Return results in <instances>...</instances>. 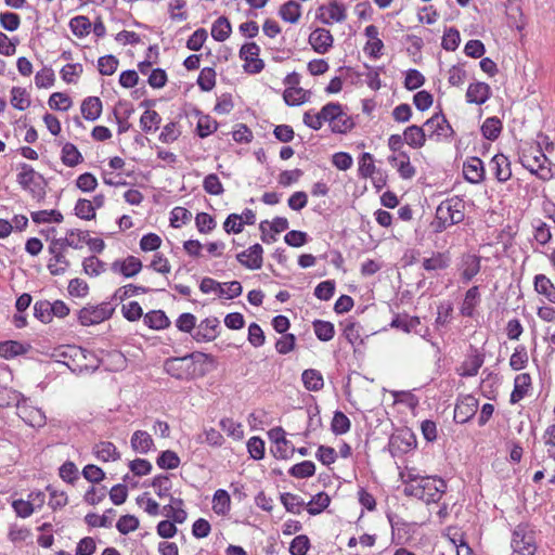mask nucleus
I'll list each match as a JSON object with an SVG mask.
<instances>
[{
	"instance_id": "62",
	"label": "nucleus",
	"mask_w": 555,
	"mask_h": 555,
	"mask_svg": "<svg viewBox=\"0 0 555 555\" xmlns=\"http://www.w3.org/2000/svg\"><path fill=\"white\" fill-rule=\"evenodd\" d=\"M59 475L65 482L70 485H74L75 481L79 479L78 468L72 461H66L61 465L59 468Z\"/></svg>"
},
{
	"instance_id": "48",
	"label": "nucleus",
	"mask_w": 555,
	"mask_h": 555,
	"mask_svg": "<svg viewBox=\"0 0 555 555\" xmlns=\"http://www.w3.org/2000/svg\"><path fill=\"white\" fill-rule=\"evenodd\" d=\"M214 511L218 515H225L230 511L231 499L228 491L218 489L214 494Z\"/></svg>"
},
{
	"instance_id": "36",
	"label": "nucleus",
	"mask_w": 555,
	"mask_h": 555,
	"mask_svg": "<svg viewBox=\"0 0 555 555\" xmlns=\"http://www.w3.org/2000/svg\"><path fill=\"white\" fill-rule=\"evenodd\" d=\"M480 301V293L478 286L470 287L465 293V298L463 300L462 307L460 309V312L463 317L472 318L474 315L475 307Z\"/></svg>"
},
{
	"instance_id": "27",
	"label": "nucleus",
	"mask_w": 555,
	"mask_h": 555,
	"mask_svg": "<svg viewBox=\"0 0 555 555\" xmlns=\"http://www.w3.org/2000/svg\"><path fill=\"white\" fill-rule=\"evenodd\" d=\"M534 291L555 305V285L545 274H537L533 279Z\"/></svg>"
},
{
	"instance_id": "45",
	"label": "nucleus",
	"mask_w": 555,
	"mask_h": 555,
	"mask_svg": "<svg viewBox=\"0 0 555 555\" xmlns=\"http://www.w3.org/2000/svg\"><path fill=\"white\" fill-rule=\"evenodd\" d=\"M350 427L351 422L348 416L341 411H336L331 423V430L333 434L336 436L344 435L350 430Z\"/></svg>"
},
{
	"instance_id": "14",
	"label": "nucleus",
	"mask_w": 555,
	"mask_h": 555,
	"mask_svg": "<svg viewBox=\"0 0 555 555\" xmlns=\"http://www.w3.org/2000/svg\"><path fill=\"white\" fill-rule=\"evenodd\" d=\"M263 248L260 244L256 243L248 249L236 255L237 261L247 269L258 270L262 267Z\"/></svg>"
},
{
	"instance_id": "7",
	"label": "nucleus",
	"mask_w": 555,
	"mask_h": 555,
	"mask_svg": "<svg viewBox=\"0 0 555 555\" xmlns=\"http://www.w3.org/2000/svg\"><path fill=\"white\" fill-rule=\"evenodd\" d=\"M388 447L392 456L406 454L416 449V436L409 427L399 428L390 436Z\"/></svg>"
},
{
	"instance_id": "51",
	"label": "nucleus",
	"mask_w": 555,
	"mask_h": 555,
	"mask_svg": "<svg viewBox=\"0 0 555 555\" xmlns=\"http://www.w3.org/2000/svg\"><path fill=\"white\" fill-rule=\"evenodd\" d=\"M75 215L83 220H92L95 218V207L91 201L87 198H79L75 205Z\"/></svg>"
},
{
	"instance_id": "12",
	"label": "nucleus",
	"mask_w": 555,
	"mask_h": 555,
	"mask_svg": "<svg viewBox=\"0 0 555 555\" xmlns=\"http://www.w3.org/2000/svg\"><path fill=\"white\" fill-rule=\"evenodd\" d=\"M478 410V400L474 396H465L459 399L454 409V422L465 424L470 421Z\"/></svg>"
},
{
	"instance_id": "8",
	"label": "nucleus",
	"mask_w": 555,
	"mask_h": 555,
	"mask_svg": "<svg viewBox=\"0 0 555 555\" xmlns=\"http://www.w3.org/2000/svg\"><path fill=\"white\" fill-rule=\"evenodd\" d=\"M284 85L288 86L283 92V99L288 106H298L308 101L310 91L299 87L300 75L296 72L284 78Z\"/></svg>"
},
{
	"instance_id": "20",
	"label": "nucleus",
	"mask_w": 555,
	"mask_h": 555,
	"mask_svg": "<svg viewBox=\"0 0 555 555\" xmlns=\"http://www.w3.org/2000/svg\"><path fill=\"white\" fill-rule=\"evenodd\" d=\"M450 264L451 256L449 251H433L431 256L424 258L422 262L423 269L428 272L446 270Z\"/></svg>"
},
{
	"instance_id": "42",
	"label": "nucleus",
	"mask_w": 555,
	"mask_h": 555,
	"mask_svg": "<svg viewBox=\"0 0 555 555\" xmlns=\"http://www.w3.org/2000/svg\"><path fill=\"white\" fill-rule=\"evenodd\" d=\"M152 289L145 286H137L133 284H127L125 286H121L115 291V293L112 296V300H119L124 301L128 297L137 295V294H147Z\"/></svg>"
},
{
	"instance_id": "26",
	"label": "nucleus",
	"mask_w": 555,
	"mask_h": 555,
	"mask_svg": "<svg viewBox=\"0 0 555 555\" xmlns=\"http://www.w3.org/2000/svg\"><path fill=\"white\" fill-rule=\"evenodd\" d=\"M67 235L68 236L64 238H55L51 243L55 244V246L62 250H64L65 247L78 249L82 247V243L86 240V235H88V231L69 230Z\"/></svg>"
},
{
	"instance_id": "58",
	"label": "nucleus",
	"mask_w": 555,
	"mask_h": 555,
	"mask_svg": "<svg viewBox=\"0 0 555 555\" xmlns=\"http://www.w3.org/2000/svg\"><path fill=\"white\" fill-rule=\"evenodd\" d=\"M48 104L51 109L66 112L70 108L72 99L63 92H54L50 95Z\"/></svg>"
},
{
	"instance_id": "5",
	"label": "nucleus",
	"mask_w": 555,
	"mask_h": 555,
	"mask_svg": "<svg viewBox=\"0 0 555 555\" xmlns=\"http://www.w3.org/2000/svg\"><path fill=\"white\" fill-rule=\"evenodd\" d=\"M114 312L115 307L108 301H103L96 306H85L77 312V319L82 326H91L111 319Z\"/></svg>"
},
{
	"instance_id": "41",
	"label": "nucleus",
	"mask_w": 555,
	"mask_h": 555,
	"mask_svg": "<svg viewBox=\"0 0 555 555\" xmlns=\"http://www.w3.org/2000/svg\"><path fill=\"white\" fill-rule=\"evenodd\" d=\"M188 359L183 357H171L168 358L164 363L165 371L177 379H182L185 376L186 371L182 367V364Z\"/></svg>"
},
{
	"instance_id": "34",
	"label": "nucleus",
	"mask_w": 555,
	"mask_h": 555,
	"mask_svg": "<svg viewBox=\"0 0 555 555\" xmlns=\"http://www.w3.org/2000/svg\"><path fill=\"white\" fill-rule=\"evenodd\" d=\"M131 448L135 452L140 453H147L152 447L154 446V441L151 437V435L147 431L144 430H137L132 434L131 440Z\"/></svg>"
},
{
	"instance_id": "30",
	"label": "nucleus",
	"mask_w": 555,
	"mask_h": 555,
	"mask_svg": "<svg viewBox=\"0 0 555 555\" xmlns=\"http://www.w3.org/2000/svg\"><path fill=\"white\" fill-rule=\"evenodd\" d=\"M143 322L152 330H165L170 326V320L163 310H152L143 317Z\"/></svg>"
},
{
	"instance_id": "60",
	"label": "nucleus",
	"mask_w": 555,
	"mask_h": 555,
	"mask_svg": "<svg viewBox=\"0 0 555 555\" xmlns=\"http://www.w3.org/2000/svg\"><path fill=\"white\" fill-rule=\"evenodd\" d=\"M461 42L460 31L455 27H450L444 31L441 47L447 51H455Z\"/></svg>"
},
{
	"instance_id": "21",
	"label": "nucleus",
	"mask_w": 555,
	"mask_h": 555,
	"mask_svg": "<svg viewBox=\"0 0 555 555\" xmlns=\"http://www.w3.org/2000/svg\"><path fill=\"white\" fill-rule=\"evenodd\" d=\"M493 173L498 181L506 182L512 177L511 163L504 154H496L491 159Z\"/></svg>"
},
{
	"instance_id": "52",
	"label": "nucleus",
	"mask_w": 555,
	"mask_h": 555,
	"mask_svg": "<svg viewBox=\"0 0 555 555\" xmlns=\"http://www.w3.org/2000/svg\"><path fill=\"white\" fill-rule=\"evenodd\" d=\"M315 473V465L312 461H302L293 465L288 469V474L295 478H309Z\"/></svg>"
},
{
	"instance_id": "59",
	"label": "nucleus",
	"mask_w": 555,
	"mask_h": 555,
	"mask_svg": "<svg viewBox=\"0 0 555 555\" xmlns=\"http://www.w3.org/2000/svg\"><path fill=\"white\" fill-rule=\"evenodd\" d=\"M354 127V121L351 116L347 115L343 109L338 113L337 119L333 124L332 132L344 134Z\"/></svg>"
},
{
	"instance_id": "39",
	"label": "nucleus",
	"mask_w": 555,
	"mask_h": 555,
	"mask_svg": "<svg viewBox=\"0 0 555 555\" xmlns=\"http://www.w3.org/2000/svg\"><path fill=\"white\" fill-rule=\"evenodd\" d=\"M312 327H313L317 338L321 341H324V343L330 341L335 336V326L330 321H324V320H319V319L314 320L312 322Z\"/></svg>"
},
{
	"instance_id": "6",
	"label": "nucleus",
	"mask_w": 555,
	"mask_h": 555,
	"mask_svg": "<svg viewBox=\"0 0 555 555\" xmlns=\"http://www.w3.org/2000/svg\"><path fill=\"white\" fill-rule=\"evenodd\" d=\"M424 127L427 138L430 140L449 141L455 133L441 108L425 121Z\"/></svg>"
},
{
	"instance_id": "25",
	"label": "nucleus",
	"mask_w": 555,
	"mask_h": 555,
	"mask_svg": "<svg viewBox=\"0 0 555 555\" xmlns=\"http://www.w3.org/2000/svg\"><path fill=\"white\" fill-rule=\"evenodd\" d=\"M420 325L421 319L418 317H411L408 313H398L390 322L392 328L400 330L404 333H414Z\"/></svg>"
},
{
	"instance_id": "49",
	"label": "nucleus",
	"mask_w": 555,
	"mask_h": 555,
	"mask_svg": "<svg viewBox=\"0 0 555 555\" xmlns=\"http://www.w3.org/2000/svg\"><path fill=\"white\" fill-rule=\"evenodd\" d=\"M27 348L20 341L8 340L0 344V356L4 359H11L23 354Z\"/></svg>"
},
{
	"instance_id": "47",
	"label": "nucleus",
	"mask_w": 555,
	"mask_h": 555,
	"mask_svg": "<svg viewBox=\"0 0 555 555\" xmlns=\"http://www.w3.org/2000/svg\"><path fill=\"white\" fill-rule=\"evenodd\" d=\"M69 28L76 37L82 38L90 33L91 23L87 16L78 15L69 21Z\"/></svg>"
},
{
	"instance_id": "37",
	"label": "nucleus",
	"mask_w": 555,
	"mask_h": 555,
	"mask_svg": "<svg viewBox=\"0 0 555 555\" xmlns=\"http://www.w3.org/2000/svg\"><path fill=\"white\" fill-rule=\"evenodd\" d=\"M232 33V26L228 17L220 16L211 25V37L219 42L225 41Z\"/></svg>"
},
{
	"instance_id": "32",
	"label": "nucleus",
	"mask_w": 555,
	"mask_h": 555,
	"mask_svg": "<svg viewBox=\"0 0 555 555\" xmlns=\"http://www.w3.org/2000/svg\"><path fill=\"white\" fill-rule=\"evenodd\" d=\"M305 388L309 391H319L324 387L323 375L315 369H307L301 374Z\"/></svg>"
},
{
	"instance_id": "33",
	"label": "nucleus",
	"mask_w": 555,
	"mask_h": 555,
	"mask_svg": "<svg viewBox=\"0 0 555 555\" xmlns=\"http://www.w3.org/2000/svg\"><path fill=\"white\" fill-rule=\"evenodd\" d=\"M61 160L67 167H76L83 162V157L75 144L66 142L62 146Z\"/></svg>"
},
{
	"instance_id": "53",
	"label": "nucleus",
	"mask_w": 555,
	"mask_h": 555,
	"mask_svg": "<svg viewBox=\"0 0 555 555\" xmlns=\"http://www.w3.org/2000/svg\"><path fill=\"white\" fill-rule=\"evenodd\" d=\"M197 85L202 91L212 90L216 86V70L212 67H204L198 75Z\"/></svg>"
},
{
	"instance_id": "16",
	"label": "nucleus",
	"mask_w": 555,
	"mask_h": 555,
	"mask_svg": "<svg viewBox=\"0 0 555 555\" xmlns=\"http://www.w3.org/2000/svg\"><path fill=\"white\" fill-rule=\"evenodd\" d=\"M485 362V354L479 352V350L470 345L469 353L467 354L466 360L462 363L460 375L462 377H473L478 374L479 369L482 366Z\"/></svg>"
},
{
	"instance_id": "43",
	"label": "nucleus",
	"mask_w": 555,
	"mask_h": 555,
	"mask_svg": "<svg viewBox=\"0 0 555 555\" xmlns=\"http://www.w3.org/2000/svg\"><path fill=\"white\" fill-rule=\"evenodd\" d=\"M331 503V498L325 492H319L313 495L307 504V511L310 515L315 516L322 513Z\"/></svg>"
},
{
	"instance_id": "10",
	"label": "nucleus",
	"mask_w": 555,
	"mask_h": 555,
	"mask_svg": "<svg viewBox=\"0 0 555 555\" xmlns=\"http://www.w3.org/2000/svg\"><path fill=\"white\" fill-rule=\"evenodd\" d=\"M220 334V321L216 317H209L196 325L192 338L197 343H210Z\"/></svg>"
},
{
	"instance_id": "13",
	"label": "nucleus",
	"mask_w": 555,
	"mask_h": 555,
	"mask_svg": "<svg viewBox=\"0 0 555 555\" xmlns=\"http://www.w3.org/2000/svg\"><path fill=\"white\" fill-rule=\"evenodd\" d=\"M142 261L135 256H128L125 259H116L111 264L112 272L120 274L126 279L135 276L142 270Z\"/></svg>"
},
{
	"instance_id": "9",
	"label": "nucleus",
	"mask_w": 555,
	"mask_h": 555,
	"mask_svg": "<svg viewBox=\"0 0 555 555\" xmlns=\"http://www.w3.org/2000/svg\"><path fill=\"white\" fill-rule=\"evenodd\" d=\"M551 164L548 157L543 153V147L539 142L530 143L526 142L519 150V162L521 165L533 172V167L541 162Z\"/></svg>"
},
{
	"instance_id": "18",
	"label": "nucleus",
	"mask_w": 555,
	"mask_h": 555,
	"mask_svg": "<svg viewBox=\"0 0 555 555\" xmlns=\"http://www.w3.org/2000/svg\"><path fill=\"white\" fill-rule=\"evenodd\" d=\"M463 173L465 179L477 184L485 180L486 171L482 160L479 157H470L463 165Z\"/></svg>"
},
{
	"instance_id": "3",
	"label": "nucleus",
	"mask_w": 555,
	"mask_h": 555,
	"mask_svg": "<svg viewBox=\"0 0 555 555\" xmlns=\"http://www.w3.org/2000/svg\"><path fill=\"white\" fill-rule=\"evenodd\" d=\"M511 546L513 555H534L537 543L533 527L528 522L518 524L513 530Z\"/></svg>"
},
{
	"instance_id": "24",
	"label": "nucleus",
	"mask_w": 555,
	"mask_h": 555,
	"mask_svg": "<svg viewBox=\"0 0 555 555\" xmlns=\"http://www.w3.org/2000/svg\"><path fill=\"white\" fill-rule=\"evenodd\" d=\"M531 386V376L528 373L518 374L514 380V389L511 393L509 402L515 404L528 393Z\"/></svg>"
},
{
	"instance_id": "2",
	"label": "nucleus",
	"mask_w": 555,
	"mask_h": 555,
	"mask_svg": "<svg viewBox=\"0 0 555 555\" xmlns=\"http://www.w3.org/2000/svg\"><path fill=\"white\" fill-rule=\"evenodd\" d=\"M464 218L465 203L459 196H452L438 205L430 225L434 233H442L450 227L461 223Z\"/></svg>"
},
{
	"instance_id": "56",
	"label": "nucleus",
	"mask_w": 555,
	"mask_h": 555,
	"mask_svg": "<svg viewBox=\"0 0 555 555\" xmlns=\"http://www.w3.org/2000/svg\"><path fill=\"white\" fill-rule=\"evenodd\" d=\"M82 267L85 273L91 276H98L106 271V263L95 256L85 258Z\"/></svg>"
},
{
	"instance_id": "31",
	"label": "nucleus",
	"mask_w": 555,
	"mask_h": 555,
	"mask_svg": "<svg viewBox=\"0 0 555 555\" xmlns=\"http://www.w3.org/2000/svg\"><path fill=\"white\" fill-rule=\"evenodd\" d=\"M195 115L199 117L196 125V134L204 139L212 134L218 129V122L209 115H204L201 111L196 109Z\"/></svg>"
},
{
	"instance_id": "61",
	"label": "nucleus",
	"mask_w": 555,
	"mask_h": 555,
	"mask_svg": "<svg viewBox=\"0 0 555 555\" xmlns=\"http://www.w3.org/2000/svg\"><path fill=\"white\" fill-rule=\"evenodd\" d=\"M118 67V59L112 54L104 55L98 60V68L101 75L111 76Z\"/></svg>"
},
{
	"instance_id": "17",
	"label": "nucleus",
	"mask_w": 555,
	"mask_h": 555,
	"mask_svg": "<svg viewBox=\"0 0 555 555\" xmlns=\"http://www.w3.org/2000/svg\"><path fill=\"white\" fill-rule=\"evenodd\" d=\"M480 257L473 254H464L461 258L459 270L464 283L470 282L480 271Z\"/></svg>"
},
{
	"instance_id": "50",
	"label": "nucleus",
	"mask_w": 555,
	"mask_h": 555,
	"mask_svg": "<svg viewBox=\"0 0 555 555\" xmlns=\"http://www.w3.org/2000/svg\"><path fill=\"white\" fill-rule=\"evenodd\" d=\"M31 219L35 223H49L55 222L61 223L63 221V215L56 209L51 210H39L31 212Z\"/></svg>"
},
{
	"instance_id": "54",
	"label": "nucleus",
	"mask_w": 555,
	"mask_h": 555,
	"mask_svg": "<svg viewBox=\"0 0 555 555\" xmlns=\"http://www.w3.org/2000/svg\"><path fill=\"white\" fill-rule=\"evenodd\" d=\"M151 486L156 489L158 498L170 496V490L172 487L171 480L168 475H157L153 478Z\"/></svg>"
},
{
	"instance_id": "44",
	"label": "nucleus",
	"mask_w": 555,
	"mask_h": 555,
	"mask_svg": "<svg viewBox=\"0 0 555 555\" xmlns=\"http://www.w3.org/2000/svg\"><path fill=\"white\" fill-rule=\"evenodd\" d=\"M116 511L114 508H108L102 516H99L94 513H89L85 517V521L90 527H104L109 528L112 526V519L109 516H115Z\"/></svg>"
},
{
	"instance_id": "11",
	"label": "nucleus",
	"mask_w": 555,
	"mask_h": 555,
	"mask_svg": "<svg viewBox=\"0 0 555 555\" xmlns=\"http://www.w3.org/2000/svg\"><path fill=\"white\" fill-rule=\"evenodd\" d=\"M318 11L321 13L317 14V18L325 25H331L333 22L341 23L347 18L345 5L336 0H331L327 4L320 5Z\"/></svg>"
},
{
	"instance_id": "57",
	"label": "nucleus",
	"mask_w": 555,
	"mask_h": 555,
	"mask_svg": "<svg viewBox=\"0 0 555 555\" xmlns=\"http://www.w3.org/2000/svg\"><path fill=\"white\" fill-rule=\"evenodd\" d=\"M280 499L285 509L293 514H300V508L305 505L299 495L289 492L282 493Z\"/></svg>"
},
{
	"instance_id": "22",
	"label": "nucleus",
	"mask_w": 555,
	"mask_h": 555,
	"mask_svg": "<svg viewBox=\"0 0 555 555\" xmlns=\"http://www.w3.org/2000/svg\"><path fill=\"white\" fill-rule=\"evenodd\" d=\"M340 325H344V337L353 347V350L356 352L358 350V347L360 345H363V339L360 334L362 330L361 324L357 321L346 320L345 322H340Z\"/></svg>"
},
{
	"instance_id": "1",
	"label": "nucleus",
	"mask_w": 555,
	"mask_h": 555,
	"mask_svg": "<svg viewBox=\"0 0 555 555\" xmlns=\"http://www.w3.org/2000/svg\"><path fill=\"white\" fill-rule=\"evenodd\" d=\"M447 490V483L443 479L435 476H409L404 481L403 493L406 496H414L425 503L438 502Z\"/></svg>"
},
{
	"instance_id": "29",
	"label": "nucleus",
	"mask_w": 555,
	"mask_h": 555,
	"mask_svg": "<svg viewBox=\"0 0 555 555\" xmlns=\"http://www.w3.org/2000/svg\"><path fill=\"white\" fill-rule=\"evenodd\" d=\"M93 453L103 462L117 461L120 459V453L116 446L111 441H100L99 443H95L93 447Z\"/></svg>"
},
{
	"instance_id": "63",
	"label": "nucleus",
	"mask_w": 555,
	"mask_h": 555,
	"mask_svg": "<svg viewBox=\"0 0 555 555\" xmlns=\"http://www.w3.org/2000/svg\"><path fill=\"white\" fill-rule=\"evenodd\" d=\"M203 189L210 195H221L224 192L223 185L216 173H209L204 178Z\"/></svg>"
},
{
	"instance_id": "55",
	"label": "nucleus",
	"mask_w": 555,
	"mask_h": 555,
	"mask_svg": "<svg viewBox=\"0 0 555 555\" xmlns=\"http://www.w3.org/2000/svg\"><path fill=\"white\" fill-rule=\"evenodd\" d=\"M11 104L18 111H25L30 105L28 93L24 88L13 87L11 90Z\"/></svg>"
},
{
	"instance_id": "40",
	"label": "nucleus",
	"mask_w": 555,
	"mask_h": 555,
	"mask_svg": "<svg viewBox=\"0 0 555 555\" xmlns=\"http://www.w3.org/2000/svg\"><path fill=\"white\" fill-rule=\"evenodd\" d=\"M160 122H162L160 115L156 111H153V109H146L140 118L141 129L145 133L156 131L159 128Z\"/></svg>"
},
{
	"instance_id": "19",
	"label": "nucleus",
	"mask_w": 555,
	"mask_h": 555,
	"mask_svg": "<svg viewBox=\"0 0 555 555\" xmlns=\"http://www.w3.org/2000/svg\"><path fill=\"white\" fill-rule=\"evenodd\" d=\"M490 96V86L481 81L470 83L466 91V101L472 104L481 105L486 103Z\"/></svg>"
},
{
	"instance_id": "38",
	"label": "nucleus",
	"mask_w": 555,
	"mask_h": 555,
	"mask_svg": "<svg viewBox=\"0 0 555 555\" xmlns=\"http://www.w3.org/2000/svg\"><path fill=\"white\" fill-rule=\"evenodd\" d=\"M279 15L283 21L296 24L301 15V5L294 0H289L281 5Z\"/></svg>"
},
{
	"instance_id": "28",
	"label": "nucleus",
	"mask_w": 555,
	"mask_h": 555,
	"mask_svg": "<svg viewBox=\"0 0 555 555\" xmlns=\"http://www.w3.org/2000/svg\"><path fill=\"white\" fill-rule=\"evenodd\" d=\"M102 101L98 96H88L81 103V114L86 120L94 121L102 113Z\"/></svg>"
},
{
	"instance_id": "46",
	"label": "nucleus",
	"mask_w": 555,
	"mask_h": 555,
	"mask_svg": "<svg viewBox=\"0 0 555 555\" xmlns=\"http://www.w3.org/2000/svg\"><path fill=\"white\" fill-rule=\"evenodd\" d=\"M180 457L175 451H162L156 459V464L162 469H176L180 465Z\"/></svg>"
},
{
	"instance_id": "4",
	"label": "nucleus",
	"mask_w": 555,
	"mask_h": 555,
	"mask_svg": "<svg viewBox=\"0 0 555 555\" xmlns=\"http://www.w3.org/2000/svg\"><path fill=\"white\" fill-rule=\"evenodd\" d=\"M21 172L17 173L16 181L24 189L30 192L31 196L38 202L46 197V181L41 173L26 164H21Z\"/></svg>"
},
{
	"instance_id": "23",
	"label": "nucleus",
	"mask_w": 555,
	"mask_h": 555,
	"mask_svg": "<svg viewBox=\"0 0 555 555\" xmlns=\"http://www.w3.org/2000/svg\"><path fill=\"white\" fill-rule=\"evenodd\" d=\"M403 137L405 143L412 149L423 147L427 140L425 129L417 125H411L406 127L403 131Z\"/></svg>"
},
{
	"instance_id": "15",
	"label": "nucleus",
	"mask_w": 555,
	"mask_h": 555,
	"mask_svg": "<svg viewBox=\"0 0 555 555\" xmlns=\"http://www.w3.org/2000/svg\"><path fill=\"white\" fill-rule=\"evenodd\" d=\"M312 49L319 54H325L333 47L334 38L328 29L317 28L308 38Z\"/></svg>"
},
{
	"instance_id": "64",
	"label": "nucleus",
	"mask_w": 555,
	"mask_h": 555,
	"mask_svg": "<svg viewBox=\"0 0 555 555\" xmlns=\"http://www.w3.org/2000/svg\"><path fill=\"white\" fill-rule=\"evenodd\" d=\"M310 548V540L306 534H299L293 539L289 545L292 555H306Z\"/></svg>"
},
{
	"instance_id": "35",
	"label": "nucleus",
	"mask_w": 555,
	"mask_h": 555,
	"mask_svg": "<svg viewBox=\"0 0 555 555\" xmlns=\"http://www.w3.org/2000/svg\"><path fill=\"white\" fill-rule=\"evenodd\" d=\"M503 125L501 119L496 116H492L486 118L481 125L480 131L485 139L495 141L500 137Z\"/></svg>"
}]
</instances>
